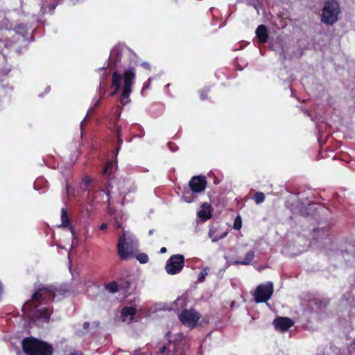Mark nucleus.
Wrapping results in <instances>:
<instances>
[{"instance_id":"c756f323","label":"nucleus","mask_w":355,"mask_h":355,"mask_svg":"<svg viewBox=\"0 0 355 355\" xmlns=\"http://www.w3.org/2000/svg\"><path fill=\"white\" fill-rule=\"evenodd\" d=\"M208 89H202L199 92L200 98L202 101H205L208 98Z\"/></svg>"},{"instance_id":"412c9836","label":"nucleus","mask_w":355,"mask_h":355,"mask_svg":"<svg viewBox=\"0 0 355 355\" xmlns=\"http://www.w3.org/2000/svg\"><path fill=\"white\" fill-rule=\"evenodd\" d=\"M184 342H187V340H186L183 333L182 332L176 334L173 339H168V343L173 345H176L178 343Z\"/></svg>"},{"instance_id":"5701e85b","label":"nucleus","mask_w":355,"mask_h":355,"mask_svg":"<svg viewBox=\"0 0 355 355\" xmlns=\"http://www.w3.org/2000/svg\"><path fill=\"white\" fill-rule=\"evenodd\" d=\"M198 216L204 221L207 220L212 216L211 210L201 209L198 211Z\"/></svg>"},{"instance_id":"58836bf2","label":"nucleus","mask_w":355,"mask_h":355,"mask_svg":"<svg viewBox=\"0 0 355 355\" xmlns=\"http://www.w3.org/2000/svg\"><path fill=\"white\" fill-rule=\"evenodd\" d=\"M167 251L166 248L165 247H162L160 249V253L161 254H164V253H166Z\"/></svg>"},{"instance_id":"c03bdc74","label":"nucleus","mask_w":355,"mask_h":355,"mask_svg":"<svg viewBox=\"0 0 355 355\" xmlns=\"http://www.w3.org/2000/svg\"><path fill=\"white\" fill-rule=\"evenodd\" d=\"M217 240H218L217 239H214L212 240V241L214 242V241H216Z\"/></svg>"},{"instance_id":"2f4dec72","label":"nucleus","mask_w":355,"mask_h":355,"mask_svg":"<svg viewBox=\"0 0 355 355\" xmlns=\"http://www.w3.org/2000/svg\"><path fill=\"white\" fill-rule=\"evenodd\" d=\"M89 183H90V179L89 178H86L83 180L81 184L84 185V187H83L84 190L87 189V187L89 184Z\"/></svg>"},{"instance_id":"6ab92c4d","label":"nucleus","mask_w":355,"mask_h":355,"mask_svg":"<svg viewBox=\"0 0 355 355\" xmlns=\"http://www.w3.org/2000/svg\"><path fill=\"white\" fill-rule=\"evenodd\" d=\"M254 258V252L252 250L248 251L243 260L236 261V263L241 265H248L250 264Z\"/></svg>"},{"instance_id":"cd10ccee","label":"nucleus","mask_w":355,"mask_h":355,"mask_svg":"<svg viewBox=\"0 0 355 355\" xmlns=\"http://www.w3.org/2000/svg\"><path fill=\"white\" fill-rule=\"evenodd\" d=\"M136 259L141 263H146L149 260L148 255L145 253H138L136 255Z\"/></svg>"},{"instance_id":"a878e982","label":"nucleus","mask_w":355,"mask_h":355,"mask_svg":"<svg viewBox=\"0 0 355 355\" xmlns=\"http://www.w3.org/2000/svg\"><path fill=\"white\" fill-rule=\"evenodd\" d=\"M265 195L263 193L257 191L253 196V200L257 204H260L265 200Z\"/></svg>"},{"instance_id":"9b49d317","label":"nucleus","mask_w":355,"mask_h":355,"mask_svg":"<svg viewBox=\"0 0 355 355\" xmlns=\"http://www.w3.org/2000/svg\"><path fill=\"white\" fill-rule=\"evenodd\" d=\"M256 36L259 43L264 44L268 39V31L267 27L263 25H259L256 29Z\"/></svg>"},{"instance_id":"f257e3e1","label":"nucleus","mask_w":355,"mask_h":355,"mask_svg":"<svg viewBox=\"0 0 355 355\" xmlns=\"http://www.w3.org/2000/svg\"><path fill=\"white\" fill-rule=\"evenodd\" d=\"M21 346L26 355H53V352L51 345L33 337L24 338Z\"/></svg>"},{"instance_id":"39448f33","label":"nucleus","mask_w":355,"mask_h":355,"mask_svg":"<svg viewBox=\"0 0 355 355\" xmlns=\"http://www.w3.org/2000/svg\"><path fill=\"white\" fill-rule=\"evenodd\" d=\"M274 288L272 282H267L259 285L254 294V300L257 303H264L270 299L273 294Z\"/></svg>"},{"instance_id":"f704fd0d","label":"nucleus","mask_w":355,"mask_h":355,"mask_svg":"<svg viewBox=\"0 0 355 355\" xmlns=\"http://www.w3.org/2000/svg\"><path fill=\"white\" fill-rule=\"evenodd\" d=\"M348 350L349 352H353L355 350V338L354 339V340L349 344V347H348Z\"/></svg>"},{"instance_id":"20e7f679","label":"nucleus","mask_w":355,"mask_h":355,"mask_svg":"<svg viewBox=\"0 0 355 355\" xmlns=\"http://www.w3.org/2000/svg\"><path fill=\"white\" fill-rule=\"evenodd\" d=\"M201 315L194 309H184L178 315V318L181 323L190 329L197 327Z\"/></svg>"},{"instance_id":"bb28decb","label":"nucleus","mask_w":355,"mask_h":355,"mask_svg":"<svg viewBox=\"0 0 355 355\" xmlns=\"http://www.w3.org/2000/svg\"><path fill=\"white\" fill-rule=\"evenodd\" d=\"M102 194H105V198H106L105 201L109 203L110 200V191L108 190V189L99 190V191H96L95 193V198H97L98 196H100Z\"/></svg>"},{"instance_id":"a18cd8bd","label":"nucleus","mask_w":355,"mask_h":355,"mask_svg":"<svg viewBox=\"0 0 355 355\" xmlns=\"http://www.w3.org/2000/svg\"><path fill=\"white\" fill-rule=\"evenodd\" d=\"M118 60H119H119H121V58H119V59H118V58H116V61H118Z\"/></svg>"},{"instance_id":"393cba45","label":"nucleus","mask_w":355,"mask_h":355,"mask_svg":"<svg viewBox=\"0 0 355 355\" xmlns=\"http://www.w3.org/2000/svg\"><path fill=\"white\" fill-rule=\"evenodd\" d=\"M105 289L111 293H115L119 291L118 284L116 282H112L105 285Z\"/></svg>"},{"instance_id":"473e14b6","label":"nucleus","mask_w":355,"mask_h":355,"mask_svg":"<svg viewBox=\"0 0 355 355\" xmlns=\"http://www.w3.org/2000/svg\"><path fill=\"white\" fill-rule=\"evenodd\" d=\"M201 207L202 208V209H205V210H211V206L209 203L208 202H204L201 205Z\"/></svg>"},{"instance_id":"79ce46f5","label":"nucleus","mask_w":355,"mask_h":355,"mask_svg":"<svg viewBox=\"0 0 355 355\" xmlns=\"http://www.w3.org/2000/svg\"><path fill=\"white\" fill-rule=\"evenodd\" d=\"M153 230H150L148 232V234L151 235V234H153Z\"/></svg>"},{"instance_id":"f8f14e48","label":"nucleus","mask_w":355,"mask_h":355,"mask_svg":"<svg viewBox=\"0 0 355 355\" xmlns=\"http://www.w3.org/2000/svg\"><path fill=\"white\" fill-rule=\"evenodd\" d=\"M122 76L117 71H114L112 76V87H114V89L111 92V96L115 95L121 88V82Z\"/></svg>"},{"instance_id":"c9c22d12","label":"nucleus","mask_w":355,"mask_h":355,"mask_svg":"<svg viewBox=\"0 0 355 355\" xmlns=\"http://www.w3.org/2000/svg\"><path fill=\"white\" fill-rule=\"evenodd\" d=\"M141 66L145 69H147V70H150V65L148 62H144L141 63Z\"/></svg>"},{"instance_id":"1a4fd4ad","label":"nucleus","mask_w":355,"mask_h":355,"mask_svg":"<svg viewBox=\"0 0 355 355\" xmlns=\"http://www.w3.org/2000/svg\"><path fill=\"white\" fill-rule=\"evenodd\" d=\"M44 290H41L40 288L36 291L33 296L31 300L27 301L22 307V311L26 313V309H32L37 307L39 302L43 300V293Z\"/></svg>"},{"instance_id":"aec40b11","label":"nucleus","mask_w":355,"mask_h":355,"mask_svg":"<svg viewBox=\"0 0 355 355\" xmlns=\"http://www.w3.org/2000/svg\"><path fill=\"white\" fill-rule=\"evenodd\" d=\"M121 127L120 125H116V135L117 146L116 148L115 156L117 155V154L121 148V146L123 144V139L121 138Z\"/></svg>"},{"instance_id":"f03ea898","label":"nucleus","mask_w":355,"mask_h":355,"mask_svg":"<svg viewBox=\"0 0 355 355\" xmlns=\"http://www.w3.org/2000/svg\"><path fill=\"white\" fill-rule=\"evenodd\" d=\"M138 250L137 242L131 234L123 231L117 243V253L121 260H128L134 257Z\"/></svg>"},{"instance_id":"a19ab883","label":"nucleus","mask_w":355,"mask_h":355,"mask_svg":"<svg viewBox=\"0 0 355 355\" xmlns=\"http://www.w3.org/2000/svg\"><path fill=\"white\" fill-rule=\"evenodd\" d=\"M214 184H218V179L216 178V176H214Z\"/></svg>"},{"instance_id":"9d476101","label":"nucleus","mask_w":355,"mask_h":355,"mask_svg":"<svg viewBox=\"0 0 355 355\" xmlns=\"http://www.w3.org/2000/svg\"><path fill=\"white\" fill-rule=\"evenodd\" d=\"M294 324L292 319L286 317H278L273 321L275 329L282 332L288 331Z\"/></svg>"},{"instance_id":"4be33fe9","label":"nucleus","mask_w":355,"mask_h":355,"mask_svg":"<svg viewBox=\"0 0 355 355\" xmlns=\"http://www.w3.org/2000/svg\"><path fill=\"white\" fill-rule=\"evenodd\" d=\"M194 193H193V191L191 190V191H189V190L184 191L182 193V198L185 202L190 203L193 201V200L196 197Z\"/></svg>"},{"instance_id":"c85d7f7f","label":"nucleus","mask_w":355,"mask_h":355,"mask_svg":"<svg viewBox=\"0 0 355 355\" xmlns=\"http://www.w3.org/2000/svg\"><path fill=\"white\" fill-rule=\"evenodd\" d=\"M242 226V220L240 216H238L234 219V229L236 230H239L241 228Z\"/></svg>"},{"instance_id":"b1692460","label":"nucleus","mask_w":355,"mask_h":355,"mask_svg":"<svg viewBox=\"0 0 355 355\" xmlns=\"http://www.w3.org/2000/svg\"><path fill=\"white\" fill-rule=\"evenodd\" d=\"M114 167V164L112 162H107L103 168L102 174L110 176L113 173Z\"/></svg>"},{"instance_id":"37998d69","label":"nucleus","mask_w":355,"mask_h":355,"mask_svg":"<svg viewBox=\"0 0 355 355\" xmlns=\"http://www.w3.org/2000/svg\"><path fill=\"white\" fill-rule=\"evenodd\" d=\"M98 104H99V101L96 103L95 106H98Z\"/></svg>"},{"instance_id":"ddd939ff","label":"nucleus","mask_w":355,"mask_h":355,"mask_svg":"<svg viewBox=\"0 0 355 355\" xmlns=\"http://www.w3.org/2000/svg\"><path fill=\"white\" fill-rule=\"evenodd\" d=\"M330 227H317L313 229L314 235L313 236V239L319 241L325 239L329 236Z\"/></svg>"},{"instance_id":"7c9ffc66","label":"nucleus","mask_w":355,"mask_h":355,"mask_svg":"<svg viewBox=\"0 0 355 355\" xmlns=\"http://www.w3.org/2000/svg\"><path fill=\"white\" fill-rule=\"evenodd\" d=\"M207 275L206 269H203L199 274L198 277V281L200 282H202L205 281V276Z\"/></svg>"},{"instance_id":"423d86ee","label":"nucleus","mask_w":355,"mask_h":355,"mask_svg":"<svg viewBox=\"0 0 355 355\" xmlns=\"http://www.w3.org/2000/svg\"><path fill=\"white\" fill-rule=\"evenodd\" d=\"M184 266V257L177 254L171 256L166 261L165 270L168 275H176L180 273Z\"/></svg>"},{"instance_id":"7ed1b4c3","label":"nucleus","mask_w":355,"mask_h":355,"mask_svg":"<svg viewBox=\"0 0 355 355\" xmlns=\"http://www.w3.org/2000/svg\"><path fill=\"white\" fill-rule=\"evenodd\" d=\"M341 7L337 0H327L324 2L320 21L327 26H333L340 19Z\"/></svg>"},{"instance_id":"0eeeda50","label":"nucleus","mask_w":355,"mask_h":355,"mask_svg":"<svg viewBox=\"0 0 355 355\" xmlns=\"http://www.w3.org/2000/svg\"><path fill=\"white\" fill-rule=\"evenodd\" d=\"M136 78V71L134 67H129L123 72V86L121 92L123 98H128L132 92V87Z\"/></svg>"},{"instance_id":"a211bd4d","label":"nucleus","mask_w":355,"mask_h":355,"mask_svg":"<svg viewBox=\"0 0 355 355\" xmlns=\"http://www.w3.org/2000/svg\"><path fill=\"white\" fill-rule=\"evenodd\" d=\"M41 290L44 291L43 293V300H52L55 297V292L51 287H42Z\"/></svg>"},{"instance_id":"f3484780","label":"nucleus","mask_w":355,"mask_h":355,"mask_svg":"<svg viewBox=\"0 0 355 355\" xmlns=\"http://www.w3.org/2000/svg\"><path fill=\"white\" fill-rule=\"evenodd\" d=\"M137 309L133 306H125L121 310V317L123 320L128 316H130V321L132 322L134 320L135 315H136Z\"/></svg>"},{"instance_id":"4c0bfd02","label":"nucleus","mask_w":355,"mask_h":355,"mask_svg":"<svg viewBox=\"0 0 355 355\" xmlns=\"http://www.w3.org/2000/svg\"><path fill=\"white\" fill-rule=\"evenodd\" d=\"M171 332L170 331H167L166 335H165V337L168 340V339H171Z\"/></svg>"},{"instance_id":"e433bc0d","label":"nucleus","mask_w":355,"mask_h":355,"mask_svg":"<svg viewBox=\"0 0 355 355\" xmlns=\"http://www.w3.org/2000/svg\"><path fill=\"white\" fill-rule=\"evenodd\" d=\"M107 223H102V224L101 225V226H100L99 229H100L101 230H104L107 229Z\"/></svg>"},{"instance_id":"4468645a","label":"nucleus","mask_w":355,"mask_h":355,"mask_svg":"<svg viewBox=\"0 0 355 355\" xmlns=\"http://www.w3.org/2000/svg\"><path fill=\"white\" fill-rule=\"evenodd\" d=\"M61 220H62L61 225L64 227L69 228V230L71 232L72 235H73L74 234L73 227L71 223V220L69 219L67 211L64 208H62L61 209Z\"/></svg>"},{"instance_id":"6e6552de","label":"nucleus","mask_w":355,"mask_h":355,"mask_svg":"<svg viewBox=\"0 0 355 355\" xmlns=\"http://www.w3.org/2000/svg\"><path fill=\"white\" fill-rule=\"evenodd\" d=\"M190 189L193 193H201L207 187V179L205 176L198 175L191 178L189 182Z\"/></svg>"},{"instance_id":"72a5a7b5","label":"nucleus","mask_w":355,"mask_h":355,"mask_svg":"<svg viewBox=\"0 0 355 355\" xmlns=\"http://www.w3.org/2000/svg\"><path fill=\"white\" fill-rule=\"evenodd\" d=\"M169 349H168V347L166 345H164L162 346L160 349H159V353L162 355L164 354H165L166 352H168Z\"/></svg>"},{"instance_id":"dca6fc26","label":"nucleus","mask_w":355,"mask_h":355,"mask_svg":"<svg viewBox=\"0 0 355 355\" xmlns=\"http://www.w3.org/2000/svg\"><path fill=\"white\" fill-rule=\"evenodd\" d=\"M51 313L49 311L47 308H44L41 309H37L34 313V317L38 320H44L45 322H49Z\"/></svg>"},{"instance_id":"ea45409f","label":"nucleus","mask_w":355,"mask_h":355,"mask_svg":"<svg viewBox=\"0 0 355 355\" xmlns=\"http://www.w3.org/2000/svg\"><path fill=\"white\" fill-rule=\"evenodd\" d=\"M121 227V224L119 222L116 221L115 222V227L120 228Z\"/></svg>"},{"instance_id":"2eb2a0df","label":"nucleus","mask_w":355,"mask_h":355,"mask_svg":"<svg viewBox=\"0 0 355 355\" xmlns=\"http://www.w3.org/2000/svg\"><path fill=\"white\" fill-rule=\"evenodd\" d=\"M188 342L178 343L173 345V349L171 355H186V352L189 349Z\"/></svg>"}]
</instances>
